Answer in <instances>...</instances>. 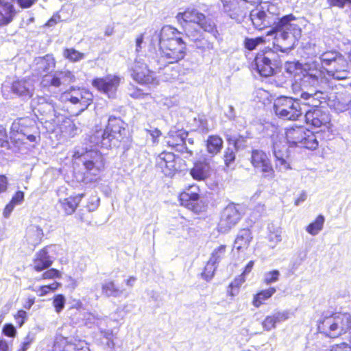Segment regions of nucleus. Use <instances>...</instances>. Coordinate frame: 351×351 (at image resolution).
Listing matches in <instances>:
<instances>
[{
	"label": "nucleus",
	"instance_id": "nucleus-1",
	"mask_svg": "<svg viewBox=\"0 0 351 351\" xmlns=\"http://www.w3.org/2000/svg\"><path fill=\"white\" fill-rule=\"evenodd\" d=\"M279 8L271 3H263L261 9H256L250 12V19L254 27L263 29L274 26L267 34V36L274 35L278 43H282L286 49H292L302 36L300 25L302 19L296 18L289 14L279 17Z\"/></svg>",
	"mask_w": 351,
	"mask_h": 351
},
{
	"label": "nucleus",
	"instance_id": "nucleus-2",
	"mask_svg": "<svg viewBox=\"0 0 351 351\" xmlns=\"http://www.w3.org/2000/svg\"><path fill=\"white\" fill-rule=\"evenodd\" d=\"M126 135V124L120 118L110 116L105 130L96 131L90 136V141L96 146L108 149L119 147Z\"/></svg>",
	"mask_w": 351,
	"mask_h": 351
},
{
	"label": "nucleus",
	"instance_id": "nucleus-3",
	"mask_svg": "<svg viewBox=\"0 0 351 351\" xmlns=\"http://www.w3.org/2000/svg\"><path fill=\"white\" fill-rule=\"evenodd\" d=\"M318 329L326 336L337 337L351 329V315L348 313L326 315L319 321Z\"/></svg>",
	"mask_w": 351,
	"mask_h": 351
},
{
	"label": "nucleus",
	"instance_id": "nucleus-4",
	"mask_svg": "<svg viewBox=\"0 0 351 351\" xmlns=\"http://www.w3.org/2000/svg\"><path fill=\"white\" fill-rule=\"evenodd\" d=\"M160 57L153 58V64H156V69H161L167 64H173L182 60L186 55V44L182 40L173 41L171 43L159 45Z\"/></svg>",
	"mask_w": 351,
	"mask_h": 351
},
{
	"label": "nucleus",
	"instance_id": "nucleus-5",
	"mask_svg": "<svg viewBox=\"0 0 351 351\" xmlns=\"http://www.w3.org/2000/svg\"><path fill=\"white\" fill-rule=\"evenodd\" d=\"M317 134L302 126H296L287 129L285 137L291 147L298 146L314 150L319 145Z\"/></svg>",
	"mask_w": 351,
	"mask_h": 351
},
{
	"label": "nucleus",
	"instance_id": "nucleus-6",
	"mask_svg": "<svg viewBox=\"0 0 351 351\" xmlns=\"http://www.w3.org/2000/svg\"><path fill=\"white\" fill-rule=\"evenodd\" d=\"M176 19L182 26V23H185L184 25H189V23H195L204 31L211 34L215 38H217L219 33L215 23L195 8H187L184 12L178 13Z\"/></svg>",
	"mask_w": 351,
	"mask_h": 351
},
{
	"label": "nucleus",
	"instance_id": "nucleus-7",
	"mask_svg": "<svg viewBox=\"0 0 351 351\" xmlns=\"http://www.w3.org/2000/svg\"><path fill=\"white\" fill-rule=\"evenodd\" d=\"M274 111L278 117L285 120H297L302 114L299 100L287 96L274 100Z\"/></svg>",
	"mask_w": 351,
	"mask_h": 351
},
{
	"label": "nucleus",
	"instance_id": "nucleus-8",
	"mask_svg": "<svg viewBox=\"0 0 351 351\" xmlns=\"http://www.w3.org/2000/svg\"><path fill=\"white\" fill-rule=\"evenodd\" d=\"M278 54L270 48H265L258 52L254 60V69L263 77L272 75L278 66Z\"/></svg>",
	"mask_w": 351,
	"mask_h": 351
},
{
	"label": "nucleus",
	"instance_id": "nucleus-9",
	"mask_svg": "<svg viewBox=\"0 0 351 351\" xmlns=\"http://www.w3.org/2000/svg\"><path fill=\"white\" fill-rule=\"evenodd\" d=\"M73 156L83 163L86 170V174L97 176L104 168L103 157L97 150H88L87 148L76 149Z\"/></svg>",
	"mask_w": 351,
	"mask_h": 351
},
{
	"label": "nucleus",
	"instance_id": "nucleus-10",
	"mask_svg": "<svg viewBox=\"0 0 351 351\" xmlns=\"http://www.w3.org/2000/svg\"><path fill=\"white\" fill-rule=\"evenodd\" d=\"M10 130L11 133H16L19 135L17 140L27 139L30 142H35L40 134L36 121L29 117L15 120L11 125Z\"/></svg>",
	"mask_w": 351,
	"mask_h": 351
},
{
	"label": "nucleus",
	"instance_id": "nucleus-11",
	"mask_svg": "<svg viewBox=\"0 0 351 351\" xmlns=\"http://www.w3.org/2000/svg\"><path fill=\"white\" fill-rule=\"evenodd\" d=\"M243 206L241 204L230 203L222 210L218 223L219 232H228L235 226L242 218Z\"/></svg>",
	"mask_w": 351,
	"mask_h": 351
},
{
	"label": "nucleus",
	"instance_id": "nucleus-12",
	"mask_svg": "<svg viewBox=\"0 0 351 351\" xmlns=\"http://www.w3.org/2000/svg\"><path fill=\"white\" fill-rule=\"evenodd\" d=\"M62 98L74 105H78L79 111L77 114H79L90 106L93 100V94L85 88L71 87L62 94Z\"/></svg>",
	"mask_w": 351,
	"mask_h": 351
},
{
	"label": "nucleus",
	"instance_id": "nucleus-13",
	"mask_svg": "<svg viewBox=\"0 0 351 351\" xmlns=\"http://www.w3.org/2000/svg\"><path fill=\"white\" fill-rule=\"evenodd\" d=\"M250 161L255 170L261 173L263 178L271 180L274 178L275 172L271 160L263 151L252 150Z\"/></svg>",
	"mask_w": 351,
	"mask_h": 351
},
{
	"label": "nucleus",
	"instance_id": "nucleus-14",
	"mask_svg": "<svg viewBox=\"0 0 351 351\" xmlns=\"http://www.w3.org/2000/svg\"><path fill=\"white\" fill-rule=\"evenodd\" d=\"M31 107L46 117V121H54L58 117L56 104L50 97L36 96L31 101Z\"/></svg>",
	"mask_w": 351,
	"mask_h": 351
},
{
	"label": "nucleus",
	"instance_id": "nucleus-15",
	"mask_svg": "<svg viewBox=\"0 0 351 351\" xmlns=\"http://www.w3.org/2000/svg\"><path fill=\"white\" fill-rule=\"evenodd\" d=\"M75 81L74 74L69 71H58L51 75L43 76L40 84L43 87L60 88Z\"/></svg>",
	"mask_w": 351,
	"mask_h": 351
},
{
	"label": "nucleus",
	"instance_id": "nucleus-16",
	"mask_svg": "<svg viewBox=\"0 0 351 351\" xmlns=\"http://www.w3.org/2000/svg\"><path fill=\"white\" fill-rule=\"evenodd\" d=\"M302 90H316L321 89L326 90L328 82L326 78L322 76L321 72L318 70H312L303 74L301 80Z\"/></svg>",
	"mask_w": 351,
	"mask_h": 351
},
{
	"label": "nucleus",
	"instance_id": "nucleus-17",
	"mask_svg": "<svg viewBox=\"0 0 351 351\" xmlns=\"http://www.w3.org/2000/svg\"><path fill=\"white\" fill-rule=\"evenodd\" d=\"M187 136L188 132L184 130H170L166 137V143L177 152H186L192 155V151L186 147V138Z\"/></svg>",
	"mask_w": 351,
	"mask_h": 351
},
{
	"label": "nucleus",
	"instance_id": "nucleus-18",
	"mask_svg": "<svg viewBox=\"0 0 351 351\" xmlns=\"http://www.w3.org/2000/svg\"><path fill=\"white\" fill-rule=\"evenodd\" d=\"M132 77L136 82L141 84L153 85L158 84L154 72L147 69L145 64L136 62L133 68Z\"/></svg>",
	"mask_w": 351,
	"mask_h": 351
},
{
	"label": "nucleus",
	"instance_id": "nucleus-19",
	"mask_svg": "<svg viewBox=\"0 0 351 351\" xmlns=\"http://www.w3.org/2000/svg\"><path fill=\"white\" fill-rule=\"evenodd\" d=\"M326 71L334 79L346 80L351 75V65L345 57L341 55L328 69H326Z\"/></svg>",
	"mask_w": 351,
	"mask_h": 351
},
{
	"label": "nucleus",
	"instance_id": "nucleus-20",
	"mask_svg": "<svg viewBox=\"0 0 351 351\" xmlns=\"http://www.w3.org/2000/svg\"><path fill=\"white\" fill-rule=\"evenodd\" d=\"M181 32L178 31L176 28L170 25H165L162 27L160 32H156L152 36V43L155 45L157 43L158 45L167 43H171L173 41L182 40L180 36Z\"/></svg>",
	"mask_w": 351,
	"mask_h": 351
},
{
	"label": "nucleus",
	"instance_id": "nucleus-21",
	"mask_svg": "<svg viewBox=\"0 0 351 351\" xmlns=\"http://www.w3.org/2000/svg\"><path fill=\"white\" fill-rule=\"evenodd\" d=\"M120 83V78L115 75H107L105 77L95 78L93 80V86L99 91L111 97L117 89Z\"/></svg>",
	"mask_w": 351,
	"mask_h": 351
},
{
	"label": "nucleus",
	"instance_id": "nucleus-22",
	"mask_svg": "<svg viewBox=\"0 0 351 351\" xmlns=\"http://www.w3.org/2000/svg\"><path fill=\"white\" fill-rule=\"evenodd\" d=\"M300 97L305 101V105L311 106L312 108H317L323 102H326L328 95L326 90L312 89L306 91L302 90Z\"/></svg>",
	"mask_w": 351,
	"mask_h": 351
},
{
	"label": "nucleus",
	"instance_id": "nucleus-23",
	"mask_svg": "<svg viewBox=\"0 0 351 351\" xmlns=\"http://www.w3.org/2000/svg\"><path fill=\"white\" fill-rule=\"evenodd\" d=\"M305 120L308 124L319 128L330 121L329 114L319 108H311L305 113Z\"/></svg>",
	"mask_w": 351,
	"mask_h": 351
},
{
	"label": "nucleus",
	"instance_id": "nucleus-24",
	"mask_svg": "<svg viewBox=\"0 0 351 351\" xmlns=\"http://www.w3.org/2000/svg\"><path fill=\"white\" fill-rule=\"evenodd\" d=\"M11 89L13 93L19 97L30 98L34 90L33 80L30 79L16 80L12 83Z\"/></svg>",
	"mask_w": 351,
	"mask_h": 351
},
{
	"label": "nucleus",
	"instance_id": "nucleus-25",
	"mask_svg": "<svg viewBox=\"0 0 351 351\" xmlns=\"http://www.w3.org/2000/svg\"><path fill=\"white\" fill-rule=\"evenodd\" d=\"M184 33L186 37L196 43V47L202 49L212 48V44L206 40H202V33L200 30L193 28L191 25H183Z\"/></svg>",
	"mask_w": 351,
	"mask_h": 351
},
{
	"label": "nucleus",
	"instance_id": "nucleus-26",
	"mask_svg": "<svg viewBox=\"0 0 351 351\" xmlns=\"http://www.w3.org/2000/svg\"><path fill=\"white\" fill-rule=\"evenodd\" d=\"M328 106L337 113L350 110L351 108V100L346 99L342 95H332L328 97Z\"/></svg>",
	"mask_w": 351,
	"mask_h": 351
},
{
	"label": "nucleus",
	"instance_id": "nucleus-27",
	"mask_svg": "<svg viewBox=\"0 0 351 351\" xmlns=\"http://www.w3.org/2000/svg\"><path fill=\"white\" fill-rule=\"evenodd\" d=\"M210 165L205 162H197L190 170L192 178L197 181H203L210 176Z\"/></svg>",
	"mask_w": 351,
	"mask_h": 351
},
{
	"label": "nucleus",
	"instance_id": "nucleus-28",
	"mask_svg": "<svg viewBox=\"0 0 351 351\" xmlns=\"http://www.w3.org/2000/svg\"><path fill=\"white\" fill-rule=\"evenodd\" d=\"M125 293V289L117 285L114 280H107L101 285V294L106 298H119Z\"/></svg>",
	"mask_w": 351,
	"mask_h": 351
},
{
	"label": "nucleus",
	"instance_id": "nucleus-29",
	"mask_svg": "<svg viewBox=\"0 0 351 351\" xmlns=\"http://www.w3.org/2000/svg\"><path fill=\"white\" fill-rule=\"evenodd\" d=\"M15 14L14 6L9 2L0 0V25L10 23Z\"/></svg>",
	"mask_w": 351,
	"mask_h": 351
},
{
	"label": "nucleus",
	"instance_id": "nucleus-30",
	"mask_svg": "<svg viewBox=\"0 0 351 351\" xmlns=\"http://www.w3.org/2000/svg\"><path fill=\"white\" fill-rule=\"evenodd\" d=\"M223 145V141L219 136L210 135L206 141V152L213 157L221 152Z\"/></svg>",
	"mask_w": 351,
	"mask_h": 351
},
{
	"label": "nucleus",
	"instance_id": "nucleus-31",
	"mask_svg": "<svg viewBox=\"0 0 351 351\" xmlns=\"http://www.w3.org/2000/svg\"><path fill=\"white\" fill-rule=\"evenodd\" d=\"M52 263L53 261L49 256L48 252L44 248L36 254L34 261V267L35 270L40 271L49 268Z\"/></svg>",
	"mask_w": 351,
	"mask_h": 351
},
{
	"label": "nucleus",
	"instance_id": "nucleus-32",
	"mask_svg": "<svg viewBox=\"0 0 351 351\" xmlns=\"http://www.w3.org/2000/svg\"><path fill=\"white\" fill-rule=\"evenodd\" d=\"M84 196V193H82L75 197H69L62 200H60L59 204L65 214L71 215L75 212Z\"/></svg>",
	"mask_w": 351,
	"mask_h": 351
},
{
	"label": "nucleus",
	"instance_id": "nucleus-33",
	"mask_svg": "<svg viewBox=\"0 0 351 351\" xmlns=\"http://www.w3.org/2000/svg\"><path fill=\"white\" fill-rule=\"evenodd\" d=\"M281 228L278 224L273 222L268 223L267 239L271 244H273V247L281 241Z\"/></svg>",
	"mask_w": 351,
	"mask_h": 351
},
{
	"label": "nucleus",
	"instance_id": "nucleus-34",
	"mask_svg": "<svg viewBox=\"0 0 351 351\" xmlns=\"http://www.w3.org/2000/svg\"><path fill=\"white\" fill-rule=\"evenodd\" d=\"M93 319H95L93 324L98 326L104 337H105L108 340L107 345L108 346V347L113 348L114 343L113 342L114 335L112 330L110 329L105 328L104 327V324L107 322V319L95 317H93Z\"/></svg>",
	"mask_w": 351,
	"mask_h": 351
},
{
	"label": "nucleus",
	"instance_id": "nucleus-35",
	"mask_svg": "<svg viewBox=\"0 0 351 351\" xmlns=\"http://www.w3.org/2000/svg\"><path fill=\"white\" fill-rule=\"evenodd\" d=\"M251 232L249 229L241 230L234 241V247L240 250L241 248L247 247L252 239Z\"/></svg>",
	"mask_w": 351,
	"mask_h": 351
},
{
	"label": "nucleus",
	"instance_id": "nucleus-36",
	"mask_svg": "<svg viewBox=\"0 0 351 351\" xmlns=\"http://www.w3.org/2000/svg\"><path fill=\"white\" fill-rule=\"evenodd\" d=\"M36 64L39 71L48 72L53 69L56 65V61L52 55L47 54L44 57H39L36 59Z\"/></svg>",
	"mask_w": 351,
	"mask_h": 351
},
{
	"label": "nucleus",
	"instance_id": "nucleus-37",
	"mask_svg": "<svg viewBox=\"0 0 351 351\" xmlns=\"http://www.w3.org/2000/svg\"><path fill=\"white\" fill-rule=\"evenodd\" d=\"M199 195L196 192H183L180 195V204L193 210L195 202L199 199Z\"/></svg>",
	"mask_w": 351,
	"mask_h": 351
},
{
	"label": "nucleus",
	"instance_id": "nucleus-38",
	"mask_svg": "<svg viewBox=\"0 0 351 351\" xmlns=\"http://www.w3.org/2000/svg\"><path fill=\"white\" fill-rule=\"evenodd\" d=\"M271 138L273 141L272 147L274 156L287 153V141L285 142L284 141V137L282 136H279L278 135H273Z\"/></svg>",
	"mask_w": 351,
	"mask_h": 351
},
{
	"label": "nucleus",
	"instance_id": "nucleus-39",
	"mask_svg": "<svg viewBox=\"0 0 351 351\" xmlns=\"http://www.w3.org/2000/svg\"><path fill=\"white\" fill-rule=\"evenodd\" d=\"M341 54L335 51H330L322 53L319 56V60L324 69L326 70L336 61Z\"/></svg>",
	"mask_w": 351,
	"mask_h": 351
},
{
	"label": "nucleus",
	"instance_id": "nucleus-40",
	"mask_svg": "<svg viewBox=\"0 0 351 351\" xmlns=\"http://www.w3.org/2000/svg\"><path fill=\"white\" fill-rule=\"evenodd\" d=\"M324 221L325 217L322 215H319L314 221L306 226V232L312 236L317 235L323 229Z\"/></svg>",
	"mask_w": 351,
	"mask_h": 351
},
{
	"label": "nucleus",
	"instance_id": "nucleus-41",
	"mask_svg": "<svg viewBox=\"0 0 351 351\" xmlns=\"http://www.w3.org/2000/svg\"><path fill=\"white\" fill-rule=\"evenodd\" d=\"M276 291V289L274 287H270L269 289L263 290L258 293L254 298L253 304L256 307L260 306L263 302L265 300L269 299L271 297Z\"/></svg>",
	"mask_w": 351,
	"mask_h": 351
},
{
	"label": "nucleus",
	"instance_id": "nucleus-42",
	"mask_svg": "<svg viewBox=\"0 0 351 351\" xmlns=\"http://www.w3.org/2000/svg\"><path fill=\"white\" fill-rule=\"evenodd\" d=\"M62 56L65 59L72 62H77L85 58V54L81 53L74 48H65L63 50Z\"/></svg>",
	"mask_w": 351,
	"mask_h": 351
},
{
	"label": "nucleus",
	"instance_id": "nucleus-43",
	"mask_svg": "<svg viewBox=\"0 0 351 351\" xmlns=\"http://www.w3.org/2000/svg\"><path fill=\"white\" fill-rule=\"evenodd\" d=\"M227 141L229 145H232L236 151L245 147L247 139L240 134H234L227 136Z\"/></svg>",
	"mask_w": 351,
	"mask_h": 351
},
{
	"label": "nucleus",
	"instance_id": "nucleus-44",
	"mask_svg": "<svg viewBox=\"0 0 351 351\" xmlns=\"http://www.w3.org/2000/svg\"><path fill=\"white\" fill-rule=\"evenodd\" d=\"M226 245H221L215 248L211 254L210 261L218 265L221 261L224 258L226 254Z\"/></svg>",
	"mask_w": 351,
	"mask_h": 351
},
{
	"label": "nucleus",
	"instance_id": "nucleus-45",
	"mask_svg": "<svg viewBox=\"0 0 351 351\" xmlns=\"http://www.w3.org/2000/svg\"><path fill=\"white\" fill-rule=\"evenodd\" d=\"M157 165L166 176L172 177L176 171V161L169 162H157Z\"/></svg>",
	"mask_w": 351,
	"mask_h": 351
},
{
	"label": "nucleus",
	"instance_id": "nucleus-46",
	"mask_svg": "<svg viewBox=\"0 0 351 351\" xmlns=\"http://www.w3.org/2000/svg\"><path fill=\"white\" fill-rule=\"evenodd\" d=\"M280 275V271L277 269L265 272L263 275V282L267 285H271L279 280Z\"/></svg>",
	"mask_w": 351,
	"mask_h": 351
},
{
	"label": "nucleus",
	"instance_id": "nucleus-47",
	"mask_svg": "<svg viewBox=\"0 0 351 351\" xmlns=\"http://www.w3.org/2000/svg\"><path fill=\"white\" fill-rule=\"evenodd\" d=\"M28 234L29 236H32L34 237L32 244L36 245L40 243L43 236V231L38 226H32L28 230Z\"/></svg>",
	"mask_w": 351,
	"mask_h": 351
},
{
	"label": "nucleus",
	"instance_id": "nucleus-48",
	"mask_svg": "<svg viewBox=\"0 0 351 351\" xmlns=\"http://www.w3.org/2000/svg\"><path fill=\"white\" fill-rule=\"evenodd\" d=\"M264 42L265 39L263 36H258L254 38H246L244 40V45L247 49L252 51L256 49L258 45L263 44Z\"/></svg>",
	"mask_w": 351,
	"mask_h": 351
},
{
	"label": "nucleus",
	"instance_id": "nucleus-49",
	"mask_svg": "<svg viewBox=\"0 0 351 351\" xmlns=\"http://www.w3.org/2000/svg\"><path fill=\"white\" fill-rule=\"evenodd\" d=\"M236 150L232 147H228L223 154V160L227 167H231L236 158Z\"/></svg>",
	"mask_w": 351,
	"mask_h": 351
},
{
	"label": "nucleus",
	"instance_id": "nucleus-50",
	"mask_svg": "<svg viewBox=\"0 0 351 351\" xmlns=\"http://www.w3.org/2000/svg\"><path fill=\"white\" fill-rule=\"evenodd\" d=\"M217 267L218 265L208 261L205 266L204 272L202 274V277L207 281L211 280Z\"/></svg>",
	"mask_w": 351,
	"mask_h": 351
},
{
	"label": "nucleus",
	"instance_id": "nucleus-51",
	"mask_svg": "<svg viewBox=\"0 0 351 351\" xmlns=\"http://www.w3.org/2000/svg\"><path fill=\"white\" fill-rule=\"evenodd\" d=\"M65 302L66 298L63 295L58 294L54 296L53 305L57 313H60L63 310L64 308Z\"/></svg>",
	"mask_w": 351,
	"mask_h": 351
},
{
	"label": "nucleus",
	"instance_id": "nucleus-52",
	"mask_svg": "<svg viewBox=\"0 0 351 351\" xmlns=\"http://www.w3.org/2000/svg\"><path fill=\"white\" fill-rule=\"evenodd\" d=\"M276 158V167L280 168V170H287L289 169V165L286 160L287 153L278 154L274 156Z\"/></svg>",
	"mask_w": 351,
	"mask_h": 351
},
{
	"label": "nucleus",
	"instance_id": "nucleus-53",
	"mask_svg": "<svg viewBox=\"0 0 351 351\" xmlns=\"http://www.w3.org/2000/svg\"><path fill=\"white\" fill-rule=\"evenodd\" d=\"M0 147L10 148L7 131L3 125H0Z\"/></svg>",
	"mask_w": 351,
	"mask_h": 351
},
{
	"label": "nucleus",
	"instance_id": "nucleus-54",
	"mask_svg": "<svg viewBox=\"0 0 351 351\" xmlns=\"http://www.w3.org/2000/svg\"><path fill=\"white\" fill-rule=\"evenodd\" d=\"M276 322L273 315L267 316L262 323L263 327L267 331L274 328L276 327Z\"/></svg>",
	"mask_w": 351,
	"mask_h": 351
},
{
	"label": "nucleus",
	"instance_id": "nucleus-55",
	"mask_svg": "<svg viewBox=\"0 0 351 351\" xmlns=\"http://www.w3.org/2000/svg\"><path fill=\"white\" fill-rule=\"evenodd\" d=\"M272 315L277 324L288 319L289 317L290 313L289 311H282L275 312Z\"/></svg>",
	"mask_w": 351,
	"mask_h": 351
},
{
	"label": "nucleus",
	"instance_id": "nucleus-56",
	"mask_svg": "<svg viewBox=\"0 0 351 351\" xmlns=\"http://www.w3.org/2000/svg\"><path fill=\"white\" fill-rule=\"evenodd\" d=\"M157 162H175V155L171 152H162L158 156Z\"/></svg>",
	"mask_w": 351,
	"mask_h": 351
},
{
	"label": "nucleus",
	"instance_id": "nucleus-57",
	"mask_svg": "<svg viewBox=\"0 0 351 351\" xmlns=\"http://www.w3.org/2000/svg\"><path fill=\"white\" fill-rule=\"evenodd\" d=\"M36 334L33 332H29L26 337L23 339L21 344L24 347L29 349L31 344L35 341Z\"/></svg>",
	"mask_w": 351,
	"mask_h": 351
},
{
	"label": "nucleus",
	"instance_id": "nucleus-58",
	"mask_svg": "<svg viewBox=\"0 0 351 351\" xmlns=\"http://www.w3.org/2000/svg\"><path fill=\"white\" fill-rule=\"evenodd\" d=\"M99 204V198L97 196L90 197L86 207L89 211H94L97 209Z\"/></svg>",
	"mask_w": 351,
	"mask_h": 351
},
{
	"label": "nucleus",
	"instance_id": "nucleus-59",
	"mask_svg": "<svg viewBox=\"0 0 351 351\" xmlns=\"http://www.w3.org/2000/svg\"><path fill=\"white\" fill-rule=\"evenodd\" d=\"M3 333L5 336L13 337L16 333V330L12 324H7L3 328Z\"/></svg>",
	"mask_w": 351,
	"mask_h": 351
},
{
	"label": "nucleus",
	"instance_id": "nucleus-60",
	"mask_svg": "<svg viewBox=\"0 0 351 351\" xmlns=\"http://www.w3.org/2000/svg\"><path fill=\"white\" fill-rule=\"evenodd\" d=\"M328 3L332 7L343 8L346 4H351V0H327Z\"/></svg>",
	"mask_w": 351,
	"mask_h": 351
},
{
	"label": "nucleus",
	"instance_id": "nucleus-61",
	"mask_svg": "<svg viewBox=\"0 0 351 351\" xmlns=\"http://www.w3.org/2000/svg\"><path fill=\"white\" fill-rule=\"evenodd\" d=\"M24 193L21 191H19L12 196L10 202L15 205L21 204L24 200Z\"/></svg>",
	"mask_w": 351,
	"mask_h": 351
},
{
	"label": "nucleus",
	"instance_id": "nucleus-62",
	"mask_svg": "<svg viewBox=\"0 0 351 351\" xmlns=\"http://www.w3.org/2000/svg\"><path fill=\"white\" fill-rule=\"evenodd\" d=\"M27 317V313L23 310H20L17 312V314L15 316V319L16 322L19 324V326H21Z\"/></svg>",
	"mask_w": 351,
	"mask_h": 351
},
{
	"label": "nucleus",
	"instance_id": "nucleus-63",
	"mask_svg": "<svg viewBox=\"0 0 351 351\" xmlns=\"http://www.w3.org/2000/svg\"><path fill=\"white\" fill-rule=\"evenodd\" d=\"M59 276V271L55 269H50L43 274L44 279L53 278Z\"/></svg>",
	"mask_w": 351,
	"mask_h": 351
},
{
	"label": "nucleus",
	"instance_id": "nucleus-64",
	"mask_svg": "<svg viewBox=\"0 0 351 351\" xmlns=\"http://www.w3.org/2000/svg\"><path fill=\"white\" fill-rule=\"evenodd\" d=\"M330 351H351V346L346 343L335 345Z\"/></svg>",
	"mask_w": 351,
	"mask_h": 351
}]
</instances>
